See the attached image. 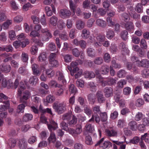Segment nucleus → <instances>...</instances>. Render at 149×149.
I'll use <instances>...</instances> for the list:
<instances>
[{
    "label": "nucleus",
    "mask_w": 149,
    "mask_h": 149,
    "mask_svg": "<svg viewBox=\"0 0 149 149\" xmlns=\"http://www.w3.org/2000/svg\"><path fill=\"white\" fill-rule=\"evenodd\" d=\"M26 87L23 82H21L20 83L19 87L18 89V92L19 96L22 94V96L20 98V102L24 103L25 104H27V100L29 99L31 95L29 91H25L22 92Z\"/></svg>",
    "instance_id": "obj_1"
},
{
    "label": "nucleus",
    "mask_w": 149,
    "mask_h": 149,
    "mask_svg": "<svg viewBox=\"0 0 149 149\" xmlns=\"http://www.w3.org/2000/svg\"><path fill=\"white\" fill-rule=\"evenodd\" d=\"M40 120L42 123L47 124L48 128L50 131L52 130H55L58 127L57 124L52 120H50V124H48L47 118L43 115H42L40 117Z\"/></svg>",
    "instance_id": "obj_2"
},
{
    "label": "nucleus",
    "mask_w": 149,
    "mask_h": 149,
    "mask_svg": "<svg viewBox=\"0 0 149 149\" xmlns=\"http://www.w3.org/2000/svg\"><path fill=\"white\" fill-rule=\"evenodd\" d=\"M53 107L58 114H61L64 112L66 109V104L64 102L60 103H54Z\"/></svg>",
    "instance_id": "obj_3"
},
{
    "label": "nucleus",
    "mask_w": 149,
    "mask_h": 149,
    "mask_svg": "<svg viewBox=\"0 0 149 149\" xmlns=\"http://www.w3.org/2000/svg\"><path fill=\"white\" fill-rule=\"evenodd\" d=\"M29 36L32 37L31 40L33 42L40 46H42L43 44L39 40L40 37L38 39L36 38V37H39L40 36V33L37 31L35 30L32 31L30 33Z\"/></svg>",
    "instance_id": "obj_4"
},
{
    "label": "nucleus",
    "mask_w": 149,
    "mask_h": 149,
    "mask_svg": "<svg viewBox=\"0 0 149 149\" xmlns=\"http://www.w3.org/2000/svg\"><path fill=\"white\" fill-rule=\"evenodd\" d=\"M68 68L70 71L71 75L72 76H73L74 73H77L74 75L75 78L76 79L80 77L82 75L83 70L82 69H79V68H76L73 70H72L71 68L68 66Z\"/></svg>",
    "instance_id": "obj_5"
},
{
    "label": "nucleus",
    "mask_w": 149,
    "mask_h": 149,
    "mask_svg": "<svg viewBox=\"0 0 149 149\" xmlns=\"http://www.w3.org/2000/svg\"><path fill=\"white\" fill-rule=\"evenodd\" d=\"M104 138H103L100 140L98 141L97 143L95 144V146L100 145V147L102 148L103 149L109 148L110 146H112V144L111 142L109 141H104Z\"/></svg>",
    "instance_id": "obj_6"
},
{
    "label": "nucleus",
    "mask_w": 149,
    "mask_h": 149,
    "mask_svg": "<svg viewBox=\"0 0 149 149\" xmlns=\"http://www.w3.org/2000/svg\"><path fill=\"white\" fill-rule=\"evenodd\" d=\"M41 32L46 34V36H44L45 34H43L42 36L40 38V39L43 41H47L49 40V38L52 37L51 34L47 29H42L41 30Z\"/></svg>",
    "instance_id": "obj_7"
},
{
    "label": "nucleus",
    "mask_w": 149,
    "mask_h": 149,
    "mask_svg": "<svg viewBox=\"0 0 149 149\" xmlns=\"http://www.w3.org/2000/svg\"><path fill=\"white\" fill-rule=\"evenodd\" d=\"M71 15L70 11L66 9H61L59 12V15L63 18L69 17Z\"/></svg>",
    "instance_id": "obj_8"
},
{
    "label": "nucleus",
    "mask_w": 149,
    "mask_h": 149,
    "mask_svg": "<svg viewBox=\"0 0 149 149\" xmlns=\"http://www.w3.org/2000/svg\"><path fill=\"white\" fill-rule=\"evenodd\" d=\"M98 79H99V82L101 83L103 86H105L107 85L108 83V82H109L111 84H113L116 83V80L113 79L111 78L109 79L108 81L106 80L105 79H104L99 76L98 77Z\"/></svg>",
    "instance_id": "obj_9"
},
{
    "label": "nucleus",
    "mask_w": 149,
    "mask_h": 149,
    "mask_svg": "<svg viewBox=\"0 0 149 149\" xmlns=\"http://www.w3.org/2000/svg\"><path fill=\"white\" fill-rule=\"evenodd\" d=\"M97 42H95L94 46L97 47L101 46L105 40V37L104 36L99 35L96 38Z\"/></svg>",
    "instance_id": "obj_10"
},
{
    "label": "nucleus",
    "mask_w": 149,
    "mask_h": 149,
    "mask_svg": "<svg viewBox=\"0 0 149 149\" xmlns=\"http://www.w3.org/2000/svg\"><path fill=\"white\" fill-rule=\"evenodd\" d=\"M2 86L3 87H7L9 88L13 86V82L10 79L7 81L5 78H4L2 80L1 83Z\"/></svg>",
    "instance_id": "obj_11"
},
{
    "label": "nucleus",
    "mask_w": 149,
    "mask_h": 149,
    "mask_svg": "<svg viewBox=\"0 0 149 149\" xmlns=\"http://www.w3.org/2000/svg\"><path fill=\"white\" fill-rule=\"evenodd\" d=\"M104 93L105 96L107 97H109L112 96L113 94V91L112 88L110 87H106L104 90Z\"/></svg>",
    "instance_id": "obj_12"
},
{
    "label": "nucleus",
    "mask_w": 149,
    "mask_h": 149,
    "mask_svg": "<svg viewBox=\"0 0 149 149\" xmlns=\"http://www.w3.org/2000/svg\"><path fill=\"white\" fill-rule=\"evenodd\" d=\"M138 62L137 65L139 67L146 68L149 67V61L146 59H143L141 61L139 60Z\"/></svg>",
    "instance_id": "obj_13"
},
{
    "label": "nucleus",
    "mask_w": 149,
    "mask_h": 149,
    "mask_svg": "<svg viewBox=\"0 0 149 149\" xmlns=\"http://www.w3.org/2000/svg\"><path fill=\"white\" fill-rule=\"evenodd\" d=\"M106 135L110 137H115L117 136V132L114 130H110L106 129L105 130Z\"/></svg>",
    "instance_id": "obj_14"
},
{
    "label": "nucleus",
    "mask_w": 149,
    "mask_h": 149,
    "mask_svg": "<svg viewBox=\"0 0 149 149\" xmlns=\"http://www.w3.org/2000/svg\"><path fill=\"white\" fill-rule=\"evenodd\" d=\"M56 76L58 80L64 84H66V81L65 80L63 74L62 72L58 71L56 72Z\"/></svg>",
    "instance_id": "obj_15"
},
{
    "label": "nucleus",
    "mask_w": 149,
    "mask_h": 149,
    "mask_svg": "<svg viewBox=\"0 0 149 149\" xmlns=\"http://www.w3.org/2000/svg\"><path fill=\"white\" fill-rule=\"evenodd\" d=\"M96 97L97 100L99 103H101L103 102L105 100V98L101 91H98L96 93Z\"/></svg>",
    "instance_id": "obj_16"
},
{
    "label": "nucleus",
    "mask_w": 149,
    "mask_h": 149,
    "mask_svg": "<svg viewBox=\"0 0 149 149\" xmlns=\"http://www.w3.org/2000/svg\"><path fill=\"white\" fill-rule=\"evenodd\" d=\"M5 105H1L0 106V111L2 112L6 111L7 109L10 107V104L8 100L3 102Z\"/></svg>",
    "instance_id": "obj_17"
},
{
    "label": "nucleus",
    "mask_w": 149,
    "mask_h": 149,
    "mask_svg": "<svg viewBox=\"0 0 149 149\" xmlns=\"http://www.w3.org/2000/svg\"><path fill=\"white\" fill-rule=\"evenodd\" d=\"M18 146L20 149H26L27 147V143L24 139H22L19 141Z\"/></svg>",
    "instance_id": "obj_18"
},
{
    "label": "nucleus",
    "mask_w": 149,
    "mask_h": 149,
    "mask_svg": "<svg viewBox=\"0 0 149 149\" xmlns=\"http://www.w3.org/2000/svg\"><path fill=\"white\" fill-rule=\"evenodd\" d=\"M125 28L129 32H133L134 25L133 23L131 22H127L125 25Z\"/></svg>",
    "instance_id": "obj_19"
},
{
    "label": "nucleus",
    "mask_w": 149,
    "mask_h": 149,
    "mask_svg": "<svg viewBox=\"0 0 149 149\" xmlns=\"http://www.w3.org/2000/svg\"><path fill=\"white\" fill-rule=\"evenodd\" d=\"M97 26L102 28H105L107 26V23L105 21L100 19H97L96 21Z\"/></svg>",
    "instance_id": "obj_20"
},
{
    "label": "nucleus",
    "mask_w": 149,
    "mask_h": 149,
    "mask_svg": "<svg viewBox=\"0 0 149 149\" xmlns=\"http://www.w3.org/2000/svg\"><path fill=\"white\" fill-rule=\"evenodd\" d=\"M84 75L85 78L90 79L94 78L95 76V75L93 72L87 71H85L84 72Z\"/></svg>",
    "instance_id": "obj_21"
},
{
    "label": "nucleus",
    "mask_w": 149,
    "mask_h": 149,
    "mask_svg": "<svg viewBox=\"0 0 149 149\" xmlns=\"http://www.w3.org/2000/svg\"><path fill=\"white\" fill-rule=\"evenodd\" d=\"M90 35L89 31L86 29H83L82 31L81 36L84 39H86L88 38Z\"/></svg>",
    "instance_id": "obj_22"
},
{
    "label": "nucleus",
    "mask_w": 149,
    "mask_h": 149,
    "mask_svg": "<svg viewBox=\"0 0 149 149\" xmlns=\"http://www.w3.org/2000/svg\"><path fill=\"white\" fill-rule=\"evenodd\" d=\"M87 53L88 56L92 57H95L96 54L95 49L91 48H89L87 49Z\"/></svg>",
    "instance_id": "obj_23"
},
{
    "label": "nucleus",
    "mask_w": 149,
    "mask_h": 149,
    "mask_svg": "<svg viewBox=\"0 0 149 149\" xmlns=\"http://www.w3.org/2000/svg\"><path fill=\"white\" fill-rule=\"evenodd\" d=\"M58 18L56 17L53 16L51 17L49 20V23L51 25L55 26L57 24Z\"/></svg>",
    "instance_id": "obj_24"
},
{
    "label": "nucleus",
    "mask_w": 149,
    "mask_h": 149,
    "mask_svg": "<svg viewBox=\"0 0 149 149\" xmlns=\"http://www.w3.org/2000/svg\"><path fill=\"white\" fill-rule=\"evenodd\" d=\"M85 26L84 22L81 20H78L76 22V27L79 30H81L83 29Z\"/></svg>",
    "instance_id": "obj_25"
},
{
    "label": "nucleus",
    "mask_w": 149,
    "mask_h": 149,
    "mask_svg": "<svg viewBox=\"0 0 149 149\" xmlns=\"http://www.w3.org/2000/svg\"><path fill=\"white\" fill-rule=\"evenodd\" d=\"M48 84L50 88H59L61 86V85L58 84L56 81L53 80L50 81L48 83Z\"/></svg>",
    "instance_id": "obj_26"
},
{
    "label": "nucleus",
    "mask_w": 149,
    "mask_h": 149,
    "mask_svg": "<svg viewBox=\"0 0 149 149\" xmlns=\"http://www.w3.org/2000/svg\"><path fill=\"white\" fill-rule=\"evenodd\" d=\"M48 141L49 143H54L56 140V137L55 134L52 132L50 136L48 139Z\"/></svg>",
    "instance_id": "obj_27"
},
{
    "label": "nucleus",
    "mask_w": 149,
    "mask_h": 149,
    "mask_svg": "<svg viewBox=\"0 0 149 149\" xmlns=\"http://www.w3.org/2000/svg\"><path fill=\"white\" fill-rule=\"evenodd\" d=\"M114 33L112 30H108L106 32V37L109 39H111L114 37Z\"/></svg>",
    "instance_id": "obj_28"
},
{
    "label": "nucleus",
    "mask_w": 149,
    "mask_h": 149,
    "mask_svg": "<svg viewBox=\"0 0 149 149\" xmlns=\"http://www.w3.org/2000/svg\"><path fill=\"white\" fill-rule=\"evenodd\" d=\"M26 105L24 103L19 105L17 109V112L19 113H23L25 106Z\"/></svg>",
    "instance_id": "obj_29"
},
{
    "label": "nucleus",
    "mask_w": 149,
    "mask_h": 149,
    "mask_svg": "<svg viewBox=\"0 0 149 149\" xmlns=\"http://www.w3.org/2000/svg\"><path fill=\"white\" fill-rule=\"evenodd\" d=\"M82 62L80 60L77 61V62H74L73 61L71 63H70V67L72 69V68H73V70L75 69L76 68H78V67H77V66L78 65V64H81L82 63Z\"/></svg>",
    "instance_id": "obj_30"
},
{
    "label": "nucleus",
    "mask_w": 149,
    "mask_h": 149,
    "mask_svg": "<svg viewBox=\"0 0 149 149\" xmlns=\"http://www.w3.org/2000/svg\"><path fill=\"white\" fill-rule=\"evenodd\" d=\"M47 58V56L46 53L45 52L40 53L38 57L39 60L41 62L45 61Z\"/></svg>",
    "instance_id": "obj_31"
},
{
    "label": "nucleus",
    "mask_w": 149,
    "mask_h": 149,
    "mask_svg": "<svg viewBox=\"0 0 149 149\" xmlns=\"http://www.w3.org/2000/svg\"><path fill=\"white\" fill-rule=\"evenodd\" d=\"M109 71V67L105 65L102 66L101 69V71L102 74H106L108 73Z\"/></svg>",
    "instance_id": "obj_32"
},
{
    "label": "nucleus",
    "mask_w": 149,
    "mask_h": 149,
    "mask_svg": "<svg viewBox=\"0 0 149 149\" xmlns=\"http://www.w3.org/2000/svg\"><path fill=\"white\" fill-rule=\"evenodd\" d=\"M1 69L2 71L7 73L9 72L10 71L11 67L9 65H3L1 67Z\"/></svg>",
    "instance_id": "obj_33"
},
{
    "label": "nucleus",
    "mask_w": 149,
    "mask_h": 149,
    "mask_svg": "<svg viewBox=\"0 0 149 149\" xmlns=\"http://www.w3.org/2000/svg\"><path fill=\"white\" fill-rule=\"evenodd\" d=\"M38 80V77L35 76L32 77L29 80V82L31 84L35 85L37 83Z\"/></svg>",
    "instance_id": "obj_34"
},
{
    "label": "nucleus",
    "mask_w": 149,
    "mask_h": 149,
    "mask_svg": "<svg viewBox=\"0 0 149 149\" xmlns=\"http://www.w3.org/2000/svg\"><path fill=\"white\" fill-rule=\"evenodd\" d=\"M129 126L130 128L133 131L136 130L137 128L136 123L135 121L130 122L129 124Z\"/></svg>",
    "instance_id": "obj_35"
},
{
    "label": "nucleus",
    "mask_w": 149,
    "mask_h": 149,
    "mask_svg": "<svg viewBox=\"0 0 149 149\" xmlns=\"http://www.w3.org/2000/svg\"><path fill=\"white\" fill-rule=\"evenodd\" d=\"M88 88H89L92 91H95L96 90V86L93 82H90L88 83Z\"/></svg>",
    "instance_id": "obj_36"
},
{
    "label": "nucleus",
    "mask_w": 149,
    "mask_h": 149,
    "mask_svg": "<svg viewBox=\"0 0 149 149\" xmlns=\"http://www.w3.org/2000/svg\"><path fill=\"white\" fill-rule=\"evenodd\" d=\"M127 82L125 79H121L119 81L117 84V87L122 88L124 85L126 84Z\"/></svg>",
    "instance_id": "obj_37"
},
{
    "label": "nucleus",
    "mask_w": 149,
    "mask_h": 149,
    "mask_svg": "<svg viewBox=\"0 0 149 149\" xmlns=\"http://www.w3.org/2000/svg\"><path fill=\"white\" fill-rule=\"evenodd\" d=\"M8 36L10 40H14L16 37L15 31L13 30L10 31L8 32Z\"/></svg>",
    "instance_id": "obj_38"
},
{
    "label": "nucleus",
    "mask_w": 149,
    "mask_h": 149,
    "mask_svg": "<svg viewBox=\"0 0 149 149\" xmlns=\"http://www.w3.org/2000/svg\"><path fill=\"white\" fill-rule=\"evenodd\" d=\"M85 130L91 133L94 130V127L91 124H87L85 126Z\"/></svg>",
    "instance_id": "obj_39"
},
{
    "label": "nucleus",
    "mask_w": 149,
    "mask_h": 149,
    "mask_svg": "<svg viewBox=\"0 0 149 149\" xmlns=\"http://www.w3.org/2000/svg\"><path fill=\"white\" fill-rule=\"evenodd\" d=\"M131 92V89L130 87H126L123 90V93L125 95H129Z\"/></svg>",
    "instance_id": "obj_40"
},
{
    "label": "nucleus",
    "mask_w": 149,
    "mask_h": 149,
    "mask_svg": "<svg viewBox=\"0 0 149 149\" xmlns=\"http://www.w3.org/2000/svg\"><path fill=\"white\" fill-rule=\"evenodd\" d=\"M88 99L91 104H93L95 101V97L94 95L90 94L88 96Z\"/></svg>",
    "instance_id": "obj_41"
},
{
    "label": "nucleus",
    "mask_w": 149,
    "mask_h": 149,
    "mask_svg": "<svg viewBox=\"0 0 149 149\" xmlns=\"http://www.w3.org/2000/svg\"><path fill=\"white\" fill-rule=\"evenodd\" d=\"M32 101L36 103H40L41 102V100L40 97L36 95H33L31 97Z\"/></svg>",
    "instance_id": "obj_42"
},
{
    "label": "nucleus",
    "mask_w": 149,
    "mask_h": 149,
    "mask_svg": "<svg viewBox=\"0 0 149 149\" xmlns=\"http://www.w3.org/2000/svg\"><path fill=\"white\" fill-rule=\"evenodd\" d=\"M46 74L48 77H52L54 74V72L51 69H47L46 70Z\"/></svg>",
    "instance_id": "obj_43"
},
{
    "label": "nucleus",
    "mask_w": 149,
    "mask_h": 149,
    "mask_svg": "<svg viewBox=\"0 0 149 149\" xmlns=\"http://www.w3.org/2000/svg\"><path fill=\"white\" fill-rule=\"evenodd\" d=\"M69 91L71 93L75 94L77 91V88L73 84H71L69 86Z\"/></svg>",
    "instance_id": "obj_44"
},
{
    "label": "nucleus",
    "mask_w": 149,
    "mask_h": 149,
    "mask_svg": "<svg viewBox=\"0 0 149 149\" xmlns=\"http://www.w3.org/2000/svg\"><path fill=\"white\" fill-rule=\"evenodd\" d=\"M12 23V20H7L3 24V29L5 30L7 29L8 28L9 26Z\"/></svg>",
    "instance_id": "obj_45"
},
{
    "label": "nucleus",
    "mask_w": 149,
    "mask_h": 149,
    "mask_svg": "<svg viewBox=\"0 0 149 149\" xmlns=\"http://www.w3.org/2000/svg\"><path fill=\"white\" fill-rule=\"evenodd\" d=\"M127 79L128 80V82H136L139 79V78L136 77V79L135 78H134L132 76L130 75L127 76Z\"/></svg>",
    "instance_id": "obj_46"
},
{
    "label": "nucleus",
    "mask_w": 149,
    "mask_h": 149,
    "mask_svg": "<svg viewBox=\"0 0 149 149\" xmlns=\"http://www.w3.org/2000/svg\"><path fill=\"white\" fill-rule=\"evenodd\" d=\"M128 34L127 32L125 30H124L121 32L120 36L121 38L123 40H126L128 38Z\"/></svg>",
    "instance_id": "obj_47"
},
{
    "label": "nucleus",
    "mask_w": 149,
    "mask_h": 149,
    "mask_svg": "<svg viewBox=\"0 0 149 149\" xmlns=\"http://www.w3.org/2000/svg\"><path fill=\"white\" fill-rule=\"evenodd\" d=\"M69 6L70 9L73 11L72 15H74L75 14V5L73 3L72 0L69 1Z\"/></svg>",
    "instance_id": "obj_48"
},
{
    "label": "nucleus",
    "mask_w": 149,
    "mask_h": 149,
    "mask_svg": "<svg viewBox=\"0 0 149 149\" xmlns=\"http://www.w3.org/2000/svg\"><path fill=\"white\" fill-rule=\"evenodd\" d=\"M33 117L32 115L31 114H25L23 117V120L25 121H27L32 120Z\"/></svg>",
    "instance_id": "obj_49"
},
{
    "label": "nucleus",
    "mask_w": 149,
    "mask_h": 149,
    "mask_svg": "<svg viewBox=\"0 0 149 149\" xmlns=\"http://www.w3.org/2000/svg\"><path fill=\"white\" fill-rule=\"evenodd\" d=\"M55 100V97L53 95H49L47 97L46 100L48 103H51Z\"/></svg>",
    "instance_id": "obj_50"
},
{
    "label": "nucleus",
    "mask_w": 149,
    "mask_h": 149,
    "mask_svg": "<svg viewBox=\"0 0 149 149\" xmlns=\"http://www.w3.org/2000/svg\"><path fill=\"white\" fill-rule=\"evenodd\" d=\"M144 104L143 100L141 98L138 99L136 102V106L138 107H140L143 105Z\"/></svg>",
    "instance_id": "obj_51"
},
{
    "label": "nucleus",
    "mask_w": 149,
    "mask_h": 149,
    "mask_svg": "<svg viewBox=\"0 0 149 149\" xmlns=\"http://www.w3.org/2000/svg\"><path fill=\"white\" fill-rule=\"evenodd\" d=\"M85 143L88 145H90L92 144L93 142L91 137L89 135L87 136L85 138Z\"/></svg>",
    "instance_id": "obj_52"
},
{
    "label": "nucleus",
    "mask_w": 149,
    "mask_h": 149,
    "mask_svg": "<svg viewBox=\"0 0 149 149\" xmlns=\"http://www.w3.org/2000/svg\"><path fill=\"white\" fill-rule=\"evenodd\" d=\"M21 56L22 60L24 62H26L28 60L29 56L27 53L24 52H22Z\"/></svg>",
    "instance_id": "obj_53"
},
{
    "label": "nucleus",
    "mask_w": 149,
    "mask_h": 149,
    "mask_svg": "<svg viewBox=\"0 0 149 149\" xmlns=\"http://www.w3.org/2000/svg\"><path fill=\"white\" fill-rule=\"evenodd\" d=\"M141 139L142 140H145L146 143H149V134L147 133L142 136Z\"/></svg>",
    "instance_id": "obj_54"
},
{
    "label": "nucleus",
    "mask_w": 149,
    "mask_h": 149,
    "mask_svg": "<svg viewBox=\"0 0 149 149\" xmlns=\"http://www.w3.org/2000/svg\"><path fill=\"white\" fill-rule=\"evenodd\" d=\"M142 75L144 78H147L149 76V70L146 69L142 71Z\"/></svg>",
    "instance_id": "obj_55"
},
{
    "label": "nucleus",
    "mask_w": 149,
    "mask_h": 149,
    "mask_svg": "<svg viewBox=\"0 0 149 149\" xmlns=\"http://www.w3.org/2000/svg\"><path fill=\"white\" fill-rule=\"evenodd\" d=\"M125 125V123L123 119L119 120L118 121L117 126L120 128H122Z\"/></svg>",
    "instance_id": "obj_56"
},
{
    "label": "nucleus",
    "mask_w": 149,
    "mask_h": 149,
    "mask_svg": "<svg viewBox=\"0 0 149 149\" xmlns=\"http://www.w3.org/2000/svg\"><path fill=\"white\" fill-rule=\"evenodd\" d=\"M104 61L107 63H109L110 61V55L108 53H106L104 54Z\"/></svg>",
    "instance_id": "obj_57"
},
{
    "label": "nucleus",
    "mask_w": 149,
    "mask_h": 149,
    "mask_svg": "<svg viewBox=\"0 0 149 149\" xmlns=\"http://www.w3.org/2000/svg\"><path fill=\"white\" fill-rule=\"evenodd\" d=\"M135 10L139 13H141L143 12V7L141 3H138L136 5Z\"/></svg>",
    "instance_id": "obj_58"
},
{
    "label": "nucleus",
    "mask_w": 149,
    "mask_h": 149,
    "mask_svg": "<svg viewBox=\"0 0 149 149\" xmlns=\"http://www.w3.org/2000/svg\"><path fill=\"white\" fill-rule=\"evenodd\" d=\"M33 6L29 3H27L26 4L24 5L22 7V9L24 11H27L29 8H32Z\"/></svg>",
    "instance_id": "obj_59"
},
{
    "label": "nucleus",
    "mask_w": 149,
    "mask_h": 149,
    "mask_svg": "<svg viewBox=\"0 0 149 149\" xmlns=\"http://www.w3.org/2000/svg\"><path fill=\"white\" fill-rule=\"evenodd\" d=\"M76 84L79 87L83 88L84 87V82L82 80L78 79L76 81Z\"/></svg>",
    "instance_id": "obj_60"
},
{
    "label": "nucleus",
    "mask_w": 149,
    "mask_h": 149,
    "mask_svg": "<svg viewBox=\"0 0 149 149\" xmlns=\"http://www.w3.org/2000/svg\"><path fill=\"white\" fill-rule=\"evenodd\" d=\"M101 120L102 122L106 121L107 118V114L106 112L101 113L100 115Z\"/></svg>",
    "instance_id": "obj_61"
},
{
    "label": "nucleus",
    "mask_w": 149,
    "mask_h": 149,
    "mask_svg": "<svg viewBox=\"0 0 149 149\" xmlns=\"http://www.w3.org/2000/svg\"><path fill=\"white\" fill-rule=\"evenodd\" d=\"M16 141L15 139H12L10 140L9 145L11 148L14 147L16 145Z\"/></svg>",
    "instance_id": "obj_62"
},
{
    "label": "nucleus",
    "mask_w": 149,
    "mask_h": 149,
    "mask_svg": "<svg viewBox=\"0 0 149 149\" xmlns=\"http://www.w3.org/2000/svg\"><path fill=\"white\" fill-rule=\"evenodd\" d=\"M13 45L15 48L17 49L20 46L22 47L21 42L19 40L15 41L13 43Z\"/></svg>",
    "instance_id": "obj_63"
},
{
    "label": "nucleus",
    "mask_w": 149,
    "mask_h": 149,
    "mask_svg": "<svg viewBox=\"0 0 149 149\" xmlns=\"http://www.w3.org/2000/svg\"><path fill=\"white\" fill-rule=\"evenodd\" d=\"M37 140L36 137L35 136H32L29 139L28 142L30 144H32Z\"/></svg>",
    "instance_id": "obj_64"
}]
</instances>
